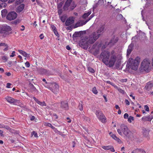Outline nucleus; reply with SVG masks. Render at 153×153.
Wrapping results in <instances>:
<instances>
[{
    "label": "nucleus",
    "mask_w": 153,
    "mask_h": 153,
    "mask_svg": "<svg viewBox=\"0 0 153 153\" xmlns=\"http://www.w3.org/2000/svg\"><path fill=\"white\" fill-rule=\"evenodd\" d=\"M7 6V4L4 2H3L1 3H0V9H2L3 7L4 8H5Z\"/></svg>",
    "instance_id": "32"
},
{
    "label": "nucleus",
    "mask_w": 153,
    "mask_h": 153,
    "mask_svg": "<svg viewBox=\"0 0 153 153\" xmlns=\"http://www.w3.org/2000/svg\"><path fill=\"white\" fill-rule=\"evenodd\" d=\"M4 46L5 48L3 49L4 51H7L8 49V47L7 44L4 43H0V46Z\"/></svg>",
    "instance_id": "24"
},
{
    "label": "nucleus",
    "mask_w": 153,
    "mask_h": 153,
    "mask_svg": "<svg viewBox=\"0 0 153 153\" xmlns=\"http://www.w3.org/2000/svg\"><path fill=\"white\" fill-rule=\"evenodd\" d=\"M39 72L42 74L48 75L49 73V71L43 68H41L39 70Z\"/></svg>",
    "instance_id": "22"
},
{
    "label": "nucleus",
    "mask_w": 153,
    "mask_h": 153,
    "mask_svg": "<svg viewBox=\"0 0 153 153\" xmlns=\"http://www.w3.org/2000/svg\"><path fill=\"white\" fill-rule=\"evenodd\" d=\"M24 0H16V4H20L23 2Z\"/></svg>",
    "instance_id": "43"
},
{
    "label": "nucleus",
    "mask_w": 153,
    "mask_h": 153,
    "mask_svg": "<svg viewBox=\"0 0 153 153\" xmlns=\"http://www.w3.org/2000/svg\"><path fill=\"white\" fill-rule=\"evenodd\" d=\"M150 64V61L148 59H144L142 62L140 67L141 71H146L149 68Z\"/></svg>",
    "instance_id": "7"
},
{
    "label": "nucleus",
    "mask_w": 153,
    "mask_h": 153,
    "mask_svg": "<svg viewBox=\"0 0 153 153\" xmlns=\"http://www.w3.org/2000/svg\"><path fill=\"white\" fill-rule=\"evenodd\" d=\"M128 114L127 113H126L124 115L123 117L124 119H128Z\"/></svg>",
    "instance_id": "49"
},
{
    "label": "nucleus",
    "mask_w": 153,
    "mask_h": 153,
    "mask_svg": "<svg viewBox=\"0 0 153 153\" xmlns=\"http://www.w3.org/2000/svg\"><path fill=\"white\" fill-rule=\"evenodd\" d=\"M95 114L98 120L103 123L106 122V118L104 114L100 110H96Z\"/></svg>",
    "instance_id": "8"
},
{
    "label": "nucleus",
    "mask_w": 153,
    "mask_h": 153,
    "mask_svg": "<svg viewBox=\"0 0 153 153\" xmlns=\"http://www.w3.org/2000/svg\"><path fill=\"white\" fill-rule=\"evenodd\" d=\"M92 92L95 94H96L98 93L96 89V88L95 87H94L92 89Z\"/></svg>",
    "instance_id": "37"
},
{
    "label": "nucleus",
    "mask_w": 153,
    "mask_h": 153,
    "mask_svg": "<svg viewBox=\"0 0 153 153\" xmlns=\"http://www.w3.org/2000/svg\"><path fill=\"white\" fill-rule=\"evenodd\" d=\"M44 125L45 126L50 127L51 126L52 124L48 123H45L44 124Z\"/></svg>",
    "instance_id": "48"
},
{
    "label": "nucleus",
    "mask_w": 153,
    "mask_h": 153,
    "mask_svg": "<svg viewBox=\"0 0 153 153\" xmlns=\"http://www.w3.org/2000/svg\"><path fill=\"white\" fill-rule=\"evenodd\" d=\"M104 3V1L103 0H99L98 2L94 5L93 7L94 8H95L98 6L102 5Z\"/></svg>",
    "instance_id": "20"
},
{
    "label": "nucleus",
    "mask_w": 153,
    "mask_h": 153,
    "mask_svg": "<svg viewBox=\"0 0 153 153\" xmlns=\"http://www.w3.org/2000/svg\"><path fill=\"white\" fill-rule=\"evenodd\" d=\"M58 13L59 16H60L62 13V9L61 8L58 9Z\"/></svg>",
    "instance_id": "44"
},
{
    "label": "nucleus",
    "mask_w": 153,
    "mask_h": 153,
    "mask_svg": "<svg viewBox=\"0 0 153 153\" xmlns=\"http://www.w3.org/2000/svg\"><path fill=\"white\" fill-rule=\"evenodd\" d=\"M110 56V53L108 51H105L101 53L100 57L102 59V62L106 65L108 63V60Z\"/></svg>",
    "instance_id": "6"
},
{
    "label": "nucleus",
    "mask_w": 153,
    "mask_h": 153,
    "mask_svg": "<svg viewBox=\"0 0 153 153\" xmlns=\"http://www.w3.org/2000/svg\"><path fill=\"white\" fill-rule=\"evenodd\" d=\"M102 148L105 150H110L112 152H115V150L113 147L111 146H102Z\"/></svg>",
    "instance_id": "17"
},
{
    "label": "nucleus",
    "mask_w": 153,
    "mask_h": 153,
    "mask_svg": "<svg viewBox=\"0 0 153 153\" xmlns=\"http://www.w3.org/2000/svg\"><path fill=\"white\" fill-rule=\"evenodd\" d=\"M59 17L62 22H64L67 18V16L66 15H64L61 16H59Z\"/></svg>",
    "instance_id": "26"
},
{
    "label": "nucleus",
    "mask_w": 153,
    "mask_h": 153,
    "mask_svg": "<svg viewBox=\"0 0 153 153\" xmlns=\"http://www.w3.org/2000/svg\"><path fill=\"white\" fill-rule=\"evenodd\" d=\"M15 51H13L11 54L10 55V57H13L16 56L15 54Z\"/></svg>",
    "instance_id": "52"
},
{
    "label": "nucleus",
    "mask_w": 153,
    "mask_h": 153,
    "mask_svg": "<svg viewBox=\"0 0 153 153\" xmlns=\"http://www.w3.org/2000/svg\"><path fill=\"white\" fill-rule=\"evenodd\" d=\"M18 51L23 56L25 57H27L29 56V54H27L26 52L23 51L19 50H18Z\"/></svg>",
    "instance_id": "23"
},
{
    "label": "nucleus",
    "mask_w": 153,
    "mask_h": 153,
    "mask_svg": "<svg viewBox=\"0 0 153 153\" xmlns=\"http://www.w3.org/2000/svg\"><path fill=\"white\" fill-rule=\"evenodd\" d=\"M25 66L27 68L29 67L30 66V64L29 62H27L25 63Z\"/></svg>",
    "instance_id": "54"
},
{
    "label": "nucleus",
    "mask_w": 153,
    "mask_h": 153,
    "mask_svg": "<svg viewBox=\"0 0 153 153\" xmlns=\"http://www.w3.org/2000/svg\"><path fill=\"white\" fill-rule=\"evenodd\" d=\"M76 4L74 2H72L71 4V9L73 10L76 7Z\"/></svg>",
    "instance_id": "33"
},
{
    "label": "nucleus",
    "mask_w": 153,
    "mask_h": 153,
    "mask_svg": "<svg viewBox=\"0 0 153 153\" xmlns=\"http://www.w3.org/2000/svg\"><path fill=\"white\" fill-rule=\"evenodd\" d=\"M60 107L61 108L65 110H68V105L66 101H62L60 102Z\"/></svg>",
    "instance_id": "14"
},
{
    "label": "nucleus",
    "mask_w": 153,
    "mask_h": 153,
    "mask_svg": "<svg viewBox=\"0 0 153 153\" xmlns=\"http://www.w3.org/2000/svg\"><path fill=\"white\" fill-rule=\"evenodd\" d=\"M104 25H102L96 31L93 32L88 36L83 38L81 39L79 43L80 46L84 49H87L89 46L94 44L100 37L101 35L100 33L104 31Z\"/></svg>",
    "instance_id": "1"
},
{
    "label": "nucleus",
    "mask_w": 153,
    "mask_h": 153,
    "mask_svg": "<svg viewBox=\"0 0 153 153\" xmlns=\"http://www.w3.org/2000/svg\"><path fill=\"white\" fill-rule=\"evenodd\" d=\"M114 86L115 88H116L117 89V90L120 93H122V94H124L125 91L124 90H123L120 88L118 87L116 85H115V86Z\"/></svg>",
    "instance_id": "30"
},
{
    "label": "nucleus",
    "mask_w": 153,
    "mask_h": 153,
    "mask_svg": "<svg viewBox=\"0 0 153 153\" xmlns=\"http://www.w3.org/2000/svg\"><path fill=\"white\" fill-rule=\"evenodd\" d=\"M39 37L41 39H42L44 38V36L43 35V34H41L39 36Z\"/></svg>",
    "instance_id": "58"
},
{
    "label": "nucleus",
    "mask_w": 153,
    "mask_h": 153,
    "mask_svg": "<svg viewBox=\"0 0 153 153\" xmlns=\"http://www.w3.org/2000/svg\"><path fill=\"white\" fill-rule=\"evenodd\" d=\"M118 40V38H114L111 39L109 43V45H113L117 42Z\"/></svg>",
    "instance_id": "21"
},
{
    "label": "nucleus",
    "mask_w": 153,
    "mask_h": 153,
    "mask_svg": "<svg viewBox=\"0 0 153 153\" xmlns=\"http://www.w3.org/2000/svg\"><path fill=\"white\" fill-rule=\"evenodd\" d=\"M30 88L29 89L30 91L31 92L36 91V88L32 84H31L30 85Z\"/></svg>",
    "instance_id": "25"
},
{
    "label": "nucleus",
    "mask_w": 153,
    "mask_h": 153,
    "mask_svg": "<svg viewBox=\"0 0 153 153\" xmlns=\"http://www.w3.org/2000/svg\"><path fill=\"white\" fill-rule=\"evenodd\" d=\"M117 57L116 53L114 50L110 52V56L108 60V65L109 67H112L114 65L117 60Z\"/></svg>",
    "instance_id": "4"
},
{
    "label": "nucleus",
    "mask_w": 153,
    "mask_h": 153,
    "mask_svg": "<svg viewBox=\"0 0 153 153\" xmlns=\"http://www.w3.org/2000/svg\"><path fill=\"white\" fill-rule=\"evenodd\" d=\"M11 84L10 83H8L7 84L6 87L7 88H10V85Z\"/></svg>",
    "instance_id": "55"
},
{
    "label": "nucleus",
    "mask_w": 153,
    "mask_h": 153,
    "mask_svg": "<svg viewBox=\"0 0 153 153\" xmlns=\"http://www.w3.org/2000/svg\"><path fill=\"white\" fill-rule=\"evenodd\" d=\"M67 120H68V123H71V120L70 119V118L68 117L67 118Z\"/></svg>",
    "instance_id": "61"
},
{
    "label": "nucleus",
    "mask_w": 153,
    "mask_h": 153,
    "mask_svg": "<svg viewBox=\"0 0 153 153\" xmlns=\"http://www.w3.org/2000/svg\"><path fill=\"white\" fill-rule=\"evenodd\" d=\"M102 44L101 43L99 44L98 42H96L92 45L90 52L92 53L94 56H97L99 53Z\"/></svg>",
    "instance_id": "5"
},
{
    "label": "nucleus",
    "mask_w": 153,
    "mask_h": 153,
    "mask_svg": "<svg viewBox=\"0 0 153 153\" xmlns=\"http://www.w3.org/2000/svg\"><path fill=\"white\" fill-rule=\"evenodd\" d=\"M74 18L73 17H70L67 19L65 22L66 26H68L73 24L74 22Z\"/></svg>",
    "instance_id": "12"
},
{
    "label": "nucleus",
    "mask_w": 153,
    "mask_h": 153,
    "mask_svg": "<svg viewBox=\"0 0 153 153\" xmlns=\"http://www.w3.org/2000/svg\"><path fill=\"white\" fill-rule=\"evenodd\" d=\"M51 87L49 89L55 94H57L59 91V86L56 83H53L51 84Z\"/></svg>",
    "instance_id": "10"
},
{
    "label": "nucleus",
    "mask_w": 153,
    "mask_h": 153,
    "mask_svg": "<svg viewBox=\"0 0 153 153\" xmlns=\"http://www.w3.org/2000/svg\"><path fill=\"white\" fill-rule=\"evenodd\" d=\"M66 48L68 50H71V48L69 45H67L66 47Z\"/></svg>",
    "instance_id": "64"
},
{
    "label": "nucleus",
    "mask_w": 153,
    "mask_h": 153,
    "mask_svg": "<svg viewBox=\"0 0 153 153\" xmlns=\"http://www.w3.org/2000/svg\"><path fill=\"white\" fill-rule=\"evenodd\" d=\"M143 134L145 137H147L149 135V133L147 130H146L143 132Z\"/></svg>",
    "instance_id": "36"
},
{
    "label": "nucleus",
    "mask_w": 153,
    "mask_h": 153,
    "mask_svg": "<svg viewBox=\"0 0 153 153\" xmlns=\"http://www.w3.org/2000/svg\"><path fill=\"white\" fill-rule=\"evenodd\" d=\"M144 108L146 111H149V107L147 105H145L144 106Z\"/></svg>",
    "instance_id": "51"
},
{
    "label": "nucleus",
    "mask_w": 153,
    "mask_h": 153,
    "mask_svg": "<svg viewBox=\"0 0 153 153\" xmlns=\"http://www.w3.org/2000/svg\"><path fill=\"white\" fill-rule=\"evenodd\" d=\"M106 82H107V83L109 84H110V85H112L113 86H114V84L113 83H112L110 81H106Z\"/></svg>",
    "instance_id": "57"
},
{
    "label": "nucleus",
    "mask_w": 153,
    "mask_h": 153,
    "mask_svg": "<svg viewBox=\"0 0 153 153\" xmlns=\"http://www.w3.org/2000/svg\"><path fill=\"white\" fill-rule=\"evenodd\" d=\"M4 128L6 129L7 130H9L10 129V128L7 126H4Z\"/></svg>",
    "instance_id": "56"
},
{
    "label": "nucleus",
    "mask_w": 153,
    "mask_h": 153,
    "mask_svg": "<svg viewBox=\"0 0 153 153\" xmlns=\"http://www.w3.org/2000/svg\"><path fill=\"white\" fill-rule=\"evenodd\" d=\"M6 100L9 103L11 104L16 102L15 100L13 98L9 96H7L5 98Z\"/></svg>",
    "instance_id": "19"
},
{
    "label": "nucleus",
    "mask_w": 153,
    "mask_h": 153,
    "mask_svg": "<svg viewBox=\"0 0 153 153\" xmlns=\"http://www.w3.org/2000/svg\"><path fill=\"white\" fill-rule=\"evenodd\" d=\"M33 98L34 100L36 102V103L42 106H46V104L45 102H41L39 101L38 99H37L34 97H33Z\"/></svg>",
    "instance_id": "18"
},
{
    "label": "nucleus",
    "mask_w": 153,
    "mask_h": 153,
    "mask_svg": "<svg viewBox=\"0 0 153 153\" xmlns=\"http://www.w3.org/2000/svg\"><path fill=\"white\" fill-rule=\"evenodd\" d=\"M111 137L114 140L117 141L118 142L120 140V139L118 138L115 134H112L111 135Z\"/></svg>",
    "instance_id": "34"
},
{
    "label": "nucleus",
    "mask_w": 153,
    "mask_h": 153,
    "mask_svg": "<svg viewBox=\"0 0 153 153\" xmlns=\"http://www.w3.org/2000/svg\"><path fill=\"white\" fill-rule=\"evenodd\" d=\"M72 1L73 0H67L63 7L64 10L66 11L68 9L69 7L71 5Z\"/></svg>",
    "instance_id": "13"
},
{
    "label": "nucleus",
    "mask_w": 153,
    "mask_h": 153,
    "mask_svg": "<svg viewBox=\"0 0 153 153\" xmlns=\"http://www.w3.org/2000/svg\"><path fill=\"white\" fill-rule=\"evenodd\" d=\"M12 30V28L10 26L7 25H3L0 28V33L7 35L8 34V32Z\"/></svg>",
    "instance_id": "9"
},
{
    "label": "nucleus",
    "mask_w": 153,
    "mask_h": 153,
    "mask_svg": "<svg viewBox=\"0 0 153 153\" xmlns=\"http://www.w3.org/2000/svg\"><path fill=\"white\" fill-rule=\"evenodd\" d=\"M94 15L93 14H91L89 17L88 19H87L85 21H83L82 23V25L85 24L89 21L91 18H92L94 16Z\"/></svg>",
    "instance_id": "27"
},
{
    "label": "nucleus",
    "mask_w": 153,
    "mask_h": 153,
    "mask_svg": "<svg viewBox=\"0 0 153 153\" xmlns=\"http://www.w3.org/2000/svg\"><path fill=\"white\" fill-rule=\"evenodd\" d=\"M131 51L132 49H130L129 47L128 49L127 50V55H129L131 53Z\"/></svg>",
    "instance_id": "42"
},
{
    "label": "nucleus",
    "mask_w": 153,
    "mask_h": 153,
    "mask_svg": "<svg viewBox=\"0 0 153 153\" xmlns=\"http://www.w3.org/2000/svg\"><path fill=\"white\" fill-rule=\"evenodd\" d=\"M17 16V14L14 12H10L7 15L6 18L9 20H12L15 19Z\"/></svg>",
    "instance_id": "11"
},
{
    "label": "nucleus",
    "mask_w": 153,
    "mask_h": 153,
    "mask_svg": "<svg viewBox=\"0 0 153 153\" xmlns=\"http://www.w3.org/2000/svg\"><path fill=\"white\" fill-rule=\"evenodd\" d=\"M4 71V69L3 68H0V72H1V73H3Z\"/></svg>",
    "instance_id": "62"
},
{
    "label": "nucleus",
    "mask_w": 153,
    "mask_h": 153,
    "mask_svg": "<svg viewBox=\"0 0 153 153\" xmlns=\"http://www.w3.org/2000/svg\"><path fill=\"white\" fill-rule=\"evenodd\" d=\"M88 70L89 72L91 73H94L95 72L94 70L91 67H89L88 68Z\"/></svg>",
    "instance_id": "39"
},
{
    "label": "nucleus",
    "mask_w": 153,
    "mask_h": 153,
    "mask_svg": "<svg viewBox=\"0 0 153 153\" xmlns=\"http://www.w3.org/2000/svg\"><path fill=\"white\" fill-rule=\"evenodd\" d=\"M52 116L54 119H57L58 118V116L56 114H53L52 115Z\"/></svg>",
    "instance_id": "45"
},
{
    "label": "nucleus",
    "mask_w": 153,
    "mask_h": 153,
    "mask_svg": "<svg viewBox=\"0 0 153 153\" xmlns=\"http://www.w3.org/2000/svg\"><path fill=\"white\" fill-rule=\"evenodd\" d=\"M81 103H79V105L78 106V108L80 111H82L83 109V107L82 105V102H81Z\"/></svg>",
    "instance_id": "35"
},
{
    "label": "nucleus",
    "mask_w": 153,
    "mask_h": 153,
    "mask_svg": "<svg viewBox=\"0 0 153 153\" xmlns=\"http://www.w3.org/2000/svg\"><path fill=\"white\" fill-rule=\"evenodd\" d=\"M91 12L89 11L87 13H85L82 16V17L83 19H86L91 14Z\"/></svg>",
    "instance_id": "28"
},
{
    "label": "nucleus",
    "mask_w": 153,
    "mask_h": 153,
    "mask_svg": "<svg viewBox=\"0 0 153 153\" xmlns=\"http://www.w3.org/2000/svg\"><path fill=\"white\" fill-rule=\"evenodd\" d=\"M5 74L8 76H10L11 75V73L9 72H6Z\"/></svg>",
    "instance_id": "60"
},
{
    "label": "nucleus",
    "mask_w": 153,
    "mask_h": 153,
    "mask_svg": "<svg viewBox=\"0 0 153 153\" xmlns=\"http://www.w3.org/2000/svg\"><path fill=\"white\" fill-rule=\"evenodd\" d=\"M1 59L3 60H4V62H6L7 61L8 58L6 56H4L1 57Z\"/></svg>",
    "instance_id": "40"
},
{
    "label": "nucleus",
    "mask_w": 153,
    "mask_h": 153,
    "mask_svg": "<svg viewBox=\"0 0 153 153\" xmlns=\"http://www.w3.org/2000/svg\"><path fill=\"white\" fill-rule=\"evenodd\" d=\"M118 134L121 136L123 134L126 137L129 138L130 137L131 131L129 130L128 127L124 124H122L120 126V128L117 130Z\"/></svg>",
    "instance_id": "3"
},
{
    "label": "nucleus",
    "mask_w": 153,
    "mask_h": 153,
    "mask_svg": "<svg viewBox=\"0 0 153 153\" xmlns=\"http://www.w3.org/2000/svg\"><path fill=\"white\" fill-rule=\"evenodd\" d=\"M64 3L63 1H62L58 3L57 5V8L58 9L61 8L62 5Z\"/></svg>",
    "instance_id": "31"
},
{
    "label": "nucleus",
    "mask_w": 153,
    "mask_h": 153,
    "mask_svg": "<svg viewBox=\"0 0 153 153\" xmlns=\"http://www.w3.org/2000/svg\"><path fill=\"white\" fill-rule=\"evenodd\" d=\"M134 120V118L133 117L131 116H130L128 119V121L129 123H131V120Z\"/></svg>",
    "instance_id": "38"
},
{
    "label": "nucleus",
    "mask_w": 153,
    "mask_h": 153,
    "mask_svg": "<svg viewBox=\"0 0 153 153\" xmlns=\"http://www.w3.org/2000/svg\"><path fill=\"white\" fill-rule=\"evenodd\" d=\"M140 58L136 57L134 59L132 58H129L126 65V67L129 69L136 71L138 69L140 62Z\"/></svg>",
    "instance_id": "2"
},
{
    "label": "nucleus",
    "mask_w": 153,
    "mask_h": 153,
    "mask_svg": "<svg viewBox=\"0 0 153 153\" xmlns=\"http://www.w3.org/2000/svg\"><path fill=\"white\" fill-rule=\"evenodd\" d=\"M83 118L85 120L87 121H88L90 120V119L89 117L84 116L83 117Z\"/></svg>",
    "instance_id": "46"
},
{
    "label": "nucleus",
    "mask_w": 153,
    "mask_h": 153,
    "mask_svg": "<svg viewBox=\"0 0 153 153\" xmlns=\"http://www.w3.org/2000/svg\"><path fill=\"white\" fill-rule=\"evenodd\" d=\"M25 5L23 4H22L18 6L16 8V12L18 13H20L24 10Z\"/></svg>",
    "instance_id": "15"
},
{
    "label": "nucleus",
    "mask_w": 153,
    "mask_h": 153,
    "mask_svg": "<svg viewBox=\"0 0 153 153\" xmlns=\"http://www.w3.org/2000/svg\"><path fill=\"white\" fill-rule=\"evenodd\" d=\"M35 118V117L34 116H32L30 118V120L31 121L33 120Z\"/></svg>",
    "instance_id": "63"
},
{
    "label": "nucleus",
    "mask_w": 153,
    "mask_h": 153,
    "mask_svg": "<svg viewBox=\"0 0 153 153\" xmlns=\"http://www.w3.org/2000/svg\"><path fill=\"white\" fill-rule=\"evenodd\" d=\"M1 15L2 17H5L7 13V10L4 9L2 10L1 11Z\"/></svg>",
    "instance_id": "29"
},
{
    "label": "nucleus",
    "mask_w": 153,
    "mask_h": 153,
    "mask_svg": "<svg viewBox=\"0 0 153 153\" xmlns=\"http://www.w3.org/2000/svg\"><path fill=\"white\" fill-rule=\"evenodd\" d=\"M52 29H53V31H54V33L56 35V33H58L57 31L56 27L53 25L52 26Z\"/></svg>",
    "instance_id": "41"
},
{
    "label": "nucleus",
    "mask_w": 153,
    "mask_h": 153,
    "mask_svg": "<svg viewBox=\"0 0 153 153\" xmlns=\"http://www.w3.org/2000/svg\"><path fill=\"white\" fill-rule=\"evenodd\" d=\"M139 149H137L132 151L131 153H139Z\"/></svg>",
    "instance_id": "47"
},
{
    "label": "nucleus",
    "mask_w": 153,
    "mask_h": 153,
    "mask_svg": "<svg viewBox=\"0 0 153 153\" xmlns=\"http://www.w3.org/2000/svg\"><path fill=\"white\" fill-rule=\"evenodd\" d=\"M3 131L0 130V135L1 136H3L4 135L3 134Z\"/></svg>",
    "instance_id": "59"
},
{
    "label": "nucleus",
    "mask_w": 153,
    "mask_h": 153,
    "mask_svg": "<svg viewBox=\"0 0 153 153\" xmlns=\"http://www.w3.org/2000/svg\"><path fill=\"white\" fill-rule=\"evenodd\" d=\"M125 102L127 105H129L130 104V102L127 99H125Z\"/></svg>",
    "instance_id": "53"
},
{
    "label": "nucleus",
    "mask_w": 153,
    "mask_h": 153,
    "mask_svg": "<svg viewBox=\"0 0 153 153\" xmlns=\"http://www.w3.org/2000/svg\"><path fill=\"white\" fill-rule=\"evenodd\" d=\"M139 153H146V152L143 149H139Z\"/></svg>",
    "instance_id": "50"
},
{
    "label": "nucleus",
    "mask_w": 153,
    "mask_h": 153,
    "mask_svg": "<svg viewBox=\"0 0 153 153\" xmlns=\"http://www.w3.org/2000/svg\"><path fill=\"white\" fill-rule=\"evenodd\" d=\"M153 87V83L149 82L147 83L145 86V88L147 91L150 90Z\"/></svg>",
    "instance_id": "16"
}]
</instances>
